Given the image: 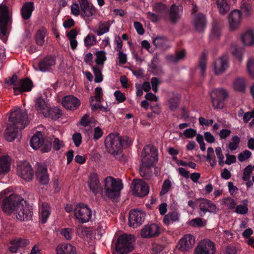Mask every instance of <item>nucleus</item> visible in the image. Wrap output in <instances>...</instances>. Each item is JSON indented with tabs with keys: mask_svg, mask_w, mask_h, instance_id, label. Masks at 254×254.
<instances>
[{
	"mask_svg": "<svg viewBox=\"0 0 254 254\" xmlns=\"http://www.w3.org/2000/svg\"><path fill=\"white\" fill-rule=\"evenodd\" d=\"M232 142L229 144V148L232 151L235 150L239 147L240 138L238 136L235 135L232 137Z\"/></svg>",
	"mask_w": 254,
	"mask_h": 254,
	"instance_id": "obj_48",
	"label": "nucleus"
},
{
	"mask_svg": "<svg viewBox=\"0 0 254 254\" xmlns=\"http://www.w3.org/2000/svg\"><path fill=\"white\" fill-rule=\"evenodd\" d=\"M12 159L8 155L1 156V175L6 174L10 171Z\"/></svg>",
	"mask_w": 254,
	"mask_h": 254,
	"instance_id": "obj_29",
	"label": "nucleus"
},
{
	"mask_svg": "<svg viewBox=\"0 0 254 254\" xmlns=\"http://www.w3.org/2000/svg\"><path fill=\"white\" fill-rule=\"evenodd\" d=\"M49 116L47 117L51 118L52 119H57L60 118L62 115V111L57 108H55L53 109L50 108V113Z\"/></svg>",
	"mask_w": 254,
	"mask_h": 254,
	"instance_id": "obj_50",
	"label": "nucleus"
},
{
	"mask_svg": "<svg viewBox=\"0 0 254 254\" xmlns=\"http://www.w3.org/2000/svg\"><path fill=\"white\" fill-rule=\"evenodd\" d=\"M194 25L195 29L198 32H202L206 26L205 17L201 13L195 14L194 18Z\"/></svg>",
	"mask_w": 254,
	"mask_h": 254,
	"instance_id": "obj_30",
	"label": "nucleus"
},
{
	"mask_svg": "<svg viewBox=\"0 0 254 254\" xmlns=\"http://www.w3.org/2000/svg\"><path fill=\"white\" fill-rule=\"evenodd\" d=\"M232 54L239 60V62H241L242 61V53L240 49L236 47L233 48L232 51Z\"/></svg>",
	"mask_w": 254,
	"mask_h": 254,
	"instance_id": "obj_62",
	"label": "nucleus"
},
{
	"mask_svg": "<svg viewBox=\"0 0 254 254\" xmlns=\"http://www.w3.org/2000/svg\"><path fill=\"white\" fill-rule=\"evenodd\" d=\"M169 103L170 109L174 111L178 107L179 100L178 97L173 96L169 99Z\"/></svg>",
	"mask_w": 254,
	"mask_h": 254,
	"instance_id": "obj_56",
	"label": "nucleus"
},
{
	"mask_svg": "<svg viewBox=\"0 0 254 254\" xmlns=\"http://www.w3.org/2000/svg\"><path fill=\"white\" fill-rule=\"evenodd\" d=\"M90 106L93 111H96L97 109H99L100 110L105 112H107L110 110V109L108 108V106L107 105L106 107L103 105H99L94 103V97H91L89 99Z\"/></svg>",
	"mask_w": 254,
	"mask_h": 254,
	"instance_id": "obj_41",
	"label": "nucleus"
},
{
	"mask_svg": "<svg viewBox=\"0 0 254 254\" xmlns=\"http://www.w3.org/2000/svg\"><path fill=\"white\" fill-rule=\"evenodd\" d=\"M17 83L24 92L31 91L33 86L32 81L28 78L20 79Z\"/></svg>",
	"mask_w": 254,
	"mask_h": 254,
	"instance_id": "obj_36",
	"label": "nucleus"
},
{
	"mask_svg": "<svg viewBox=\"0 0 254 254\" xmlns=\"http://www.w3.org/2000/svg\"><path fill=\"white\" fill-rule=\"evenodd\" d=\"M217 4L219 11L222 14H226L230 9L227 0H217Z\"/></svg>",
	"mask_w": 254,
	"mask_h": 254,
	"instance_id": "obj_39",
	"label": "nucleus"
},
{
	"mask_svg": "<svg viewBox=\"0 0 254 254\" xmlns=\"http://www.w3.org/2000/svg\"><path fill=\"white\" fill-rule=\"evenodd\" d=\"M160 233L159 227L156 224L146 225L140 230V236L143 238H151L158 236Z\"/></svg>",
	"mask_w": 254,
	"mask_h": 254,
	"instance_id": "obj_16",
	"label": "nucleus"
},
{
	"mask_svg": "<svg viewBox=\"0 0 254 254\" xmlns=\"http://www.w3.org/2000/svg\"><path fill=\"white\" fill-rule=\"evenodd\" d=\"M194 243V237L190 234H187L179 241L177 247L182 252H188L192 249Z\"/></svg>",
	"mask_w": 254,
	"mask_h": 254,
	"instance_id": "obj_17",
	"label": "nucleus"
},
{
	"mask_svg": "<svg viewBox=\"0 0 254 254\" xmlns=\"http://www.w3.org/2000/svg\"><path fill=\"white\" fill-rule=\"evenodd\" d=\"M214 71L216 74L220 75L223 73L229 67L228 57L224 55L216 61L214 63Z\"/></svg>",
	"mask_w": 254,
	"mask_h": 254,
	"instance_id": "obj_21",
	"label": "nucleus"
},
{
	"mask_svg": "<svg viewBox=\"0 0 254 254\" xmlns=\"http://www.w3.org/2000/svg\"><path fill=\"white\" fill-rule=\"evenodd\" d=\"M166 6L162 2H157L153 5V9L157 13H162L166 10Z\"/></svg>",
	"mask_w": 254,
	"mask_h": 254,
	"instance_id": "obj_58",
	"label": "nucleus"
},
{
	"mask_svg": "<svg viewBox=\"0 0 254 254\" xmlns=\"http://www.w3.org/2000/svg\"><path fill=\"white\" fill-rule=\"evenodd\" d=\"M134 242L133 235L124 234L119 237L116 245V250L120 254L129 253L133 250L132 243Z\"/></svg>",
	"mask_w": 254,
	"mask_h": 254,
	"instance_id": "obj_6",
	"label": "nucleus"
},
{
	"mask_svg": "<svg viewBox=\"0 0 254 254\" xmlns=\"http://www.w3.org/2000/svg\"><path fill=\"white\" fill-rule=\"evenodd\" d=\"M51 147L52 143L51 141L44 140V142L40 147L41 151L42 152H48L51 150Z\"/></svg>",
	"mask_w": 254,
	"mask_h": 254,
	"instance_id": "obj_60",
	"label": "nucleus"
},
{
	"mask_svg": "<svg viewBox=\"0 0 254 254\" xmlns=\"http://www.w3.org/2000/svg\"><path fill=\"white\" fill-rule=\"evenodd\" d=\"M207 54L203 52L199 60V67L200 69L201 74H204L206 70Z\"/></svg>",
	"mask_w": 254,
	"mask_h": 254,
	"instance_id": "obj_45",
	"label": "nucleus"
},
{
	"mask_svg": "<svg viewBox=\"0 0 254 254\" xmlns=\"http://www.w3.org/2000/svg\"><path fill=\"white\" fill-rule=\"evenodd\" d=\"M35 108L38 113L43 114L45 117H48L50 114V107L45 100L40 97L37 99Z\"/></svg>",
	"mask_w": 254,
	"mask_h": 254,
	"instance_id": "obj_26",
	"label": "nucleus"
},
{
	"mask_svg": "<svg viewBox=\"0 0 254 254\" xmlns=\"http://www.w3.org/2000/svg\"><path fill=\"white\" fill-rule=\"evenodd\" d=\"M196 134V130L191 128L187 129L184 132V135L187 138H192Z\"/></svg>",
	"mask_w": 254,
	"mask_h": 254,
	"instance_id": "obj_64",
	"label": "nucleus"
},
{
	"mask_svg": "<svg viewBox=\"0 0 254 254\" xmlns=\"http://www.w3.org/2000/svg\"><path fill=\"white\" fill-rule=\"evenodd\" d=\"M33 10L34 3L33 2H25L21 9L22 17L25 20L29 19Z\"/></svg>",
	"mask_w": 254,
	"mask_h": 254,
	"instance_id": "obj_31",
	"label": "nucleus"
},
{
	"mask_svg": "<svg viewBox=\"0 0 254 254\" xmlns=\"http://www.w3.org/2000/svg\"><path fill=\"white\" fill-rule=\"evenodd\" d=\"M56 251L57 254H77L75 248L69 244L58 245Z\"/></svg>",
	"mask_w": 254,
	"mask_h": 254,
	"instance_id": "obj_28",
	"label": "nucleus"
},
{
	"mask_svg": "<svg viewBox=\"0 0 254 254\" xmlns=\"http://www.w3.org/2000/svg\"><path fill=\"white\" fill-rule=\"evenodd\" d=\"M211 36L216 38H219L221 36V28L216 22L213 24Z\"/></svg>",
	"mask_w": 254,
	"mask_h": 254,
	"instance_id": "obj_52",
	"label": "nucleus"
},
{
	"mask_svg": "<svg viewBox=\"0 0 254 254\" xmlns=\"http://www.w3.org/2000/svg\"><path fill=\"white\" fill-rule=\"evenodd\" d=\"M168 42V38L165 36H157L153 40V43L157 48L166 49L168 47L167 44Z\"/></svg>",
	"mask_w": 254,
	"mask_h": 254,
	"instance_id": "obj_38",
	"label": "nucleus"
},
{
	"mask_svg": "<svg viewBox=\"0 0 254 254\" xmlns=\"http://www.w3.org/2000/svg\"><path fill=\"white\" fill-rule=\"evenodd\" d=\"M172 186V183L169 179H166L163 184L162 189L160 191V195H163L169 191Z\"/></svg>",
	"mask_w": 254,
	"mask_h": 254,
	"instance_id": "obj_47",
	"label": "nucleus"
},
{
	"mask_svg": "<svg viewBox=\"0 0 254 254\" xmlns=\"http://www.w3.org/2000/svg\"><path fill=\"white\" fill-rule=\"evenodd\" d=\"M37 181L42 185H47L49 181V176L47 172V165L44 163H38L35 171Z\"/></svg>",
	"mask_w": 254,
	"mask_h": 254,
	"instance_id": "obj_15",
	"label": "nucleus"
},
{
	"mask_svg": "<svg viewBox=\"0 0 254 254\" xmlns=\"http://www.w3.org/2000/svg\"><path fill=\"white\" fill-rule=\"evenodd\" d=\"M62 103L65 108L70 110H75L80 106V101L73 95H68L64 98Z\"/></svg>",
	"mask_w": 254,
	"mask_h": 254,
	"instance_id": "obj_22",
	"label": "nucleus"
},
{
	"mask_svg": "<svg viewBox=\"0 0 254 254\" xmlns=\"http://www.w3.org/2000/svg\"><path fill=\"white\" fill-rule=\"evenodd\" d=\"M241 11L245 16L247 17L250 16L252 13V6L250 3H244L241 7Z\"/></svg>",
	"mask_w": 254,
	"mask_h": 254,
	"instance_id": "obj_49",
	"label": "nucleus"
},
{
	"mask_svg": "<svg viewBox=\"0 0 254 254\" xmlns=\"http://www.w3.org/2000/svg\"><path fill=\"white\" fill-rule=\"evenodd\" d=\"M179 220V215L176 212H170L165 215L163 222L166 225H169L171 221L175 222Z\"/></svg>",
	"mask_w": 254,
	"mask_h": 254,
	"instance_id": "obj_40",
	"label": "nucleus"
},
{
	"mask_svg": "<svg viewBox=\"0 0 254 254\" xmlns=\"http://www.w3.org/2000/svg\"><path fill=\"white\" fill-rule=\"evenodd\" d=\"M56 64L55 57L49 56L41 60L38 64V67L40 71L45 72L49 70L51 67Z\"/></svg>",
	"mask_w": 254,
	"mask_h": 254,
	"instance_id": "obj_24",
	"label": "nucleus"
},
{
	"mask_svg": "<svg viewBox=\"0 0 254 254\" xmlns=\"http://www.w3.org/2000/svg\"><path fill=\"white\" fill-rule=\"evenodd\" d=\"M43 134L41 132L37 131L30 139V145L34 149L40 148L44 142Z\"/></svg>",
	"mask_w": 254,
	"mask_h": 254,
	"instance_id": "obj_32",
	"label": "nucleus"
},
{
	"mask_svg": "<svg viewBox=\"0 0 254 254\" xmlns=\"http://www.w3.org/2000/svg\"><path fill=\"white\" fill-rule=\"evenodd\" d=\"M22 129L15 127L9 123L6 124V127L3 132V137L8 142L13 141L18 138L20 131Z\"/></svg>",
	"mask_w": 254,
	"mask_h": 254,
	"instance_id": "obj_18",
	"label": "nucleus"
},
{
	"mask_svg": "<svg viewBox=\"0 0 254 254\" xmlns=\"http://www.w3.org/2000/svg\"><path fill=\"white\" fill-rule=\"evenodd\" d=\"M114 96H115L116 100L119 102H123L126 100L125 94L119 90H117L115 92Z\"/></svg>",
	"mask_w": 254,
	"mask_h": 254,
	"instance_id": "obj_63",
	"label": "nucleus"
},
{
	"mask_svg": "<svg viewBox=\"0 0 254 254\" xmlns=\"http://www.w3.org/2000/svg\"><path fill=\"white\" fill-rule=\"evenodd\" d=\"M153 165H145V164L141 163L139 171L140 175L145 179L149 180L152 176V171L150 167Z\"/></svg>",
	"mask_w": 254,
	"mask_h": 254,
	"instance_id": "obj_35",
	"label": "nucleus"
},
{
	"mask_svg": "<svg viewBox=\"0 0 254 254\" xmlns=\"http://www.w3.org/2000/svg\"><path fill=\"white\" fill-rule=\"evenodd\" d=\"M75 145L76 147H78L82 141V137L80 133H76L73 134L72 138Z\"/></svg>",
	"mask_w": 254,
	"mask_h": 254,
	"instance_id": "obj_61",
	"label": "nucleus"
},
{
	"mask_svg": "<svg viewBox=\"0 0 254 254\" xmlns=\"http://www.w3.org/2000/svg\"><path fill=\"white\" fill-rule=\"evenodd\" d=\"M96 42V37L95 35L91 33L88 34L84 39L85 45L88 48L95 44Z\"/></svg>",
	"mask_w": 254,
	"mask_h": 254,
	"instance_id": "obj_46",
	"label": "nucleus"
},
{
	"mask_svg": "<svg viewBox=\"0 0 254 254\" xmlns=\"http://www.w3.org/2000/svg\"><path fill=\"white\" fill-rule=\"evenodd\" d=\"M8 119L9 124L22 129L29 123L27 113L19 108H16L12 110L9 115Z\"/></svg>",
	"mask_w": 254,
	"mask_h": 254,
	"instance_id": "obj_3",
	"label": "nucleus"
},
{
	"mask_svg": "<svg viewBox=\"0 0 254 254\" xmlns=\"http://www.w3.org/2000/svg\"><path fill=\"white\" fill-rule=\"evenodd\" d=\"M131 189L133 194L139 197L146 195L149 190V188L147 183L140 180H134L131 184Z\"/></svg>",
	"mask_w": 254,
	"mask_h": 254,
	"instance_id": "obj_13",
	"label": "nucleus"
},
{
	"mask_svg": "<svg viewBox=\"0 0 254 254\" xmlns=\"http://www.w3.org/2000/svg\"><path fill=\"white\" fill-rule=\"evenodd\" d=\"M207 160L209 162L211 166L213 167L216 164L215 157L214 154V150L212 147L207 148Z\"/></svg>",
	"mask_w": 254,
	"mask_h": 254,
	"instance_id": "obj_44",
	"label": "nucleus"
},
{
	"mask_svg": "<svg viewBox=\"0 0 254 254\" xmlns=\"http://www.w3.org/2000/svg\"><path fill=\"white\" fill-rule=\"evenodd\" d=\"M158 159V151L155 146L148 145L143 148L141 155V163L148 166L153 165Z\"/></svg>",
	"mask_w": 254,
	"mask_h": 254,
	"instance_id": "obj_7",
	"label": "nucleus"
},
{
	"mask_svg": "<svg viewBox=\"0 0 254 254\" xmlns=\"http://www.w3.org/2000/svg\"><path fill=\"white\" fill-rule=\"evenodd\" d=\"M12 22V14L8 7L1 3V40L5 43L7 40L8 29Z\"/></svg>",
	"mask_w": 254,
	"mask_h": 254,
	"instance_id": "obj_4",
	"label": "nucleus"
},
{
	"mask_svg": "<svg viewBox=\"0 0 254 254\" xmlns=\"http://www.w3.org/2000/svg\"><path fill=\"white\" fill-rule=\"evenodd\" d=\"M228 95L227 91L222 88L213 90L211 95L212 106L214 109H221L224 106V101Z\"/></svg>",
	"mask_w": 254,
	"mask_h": 254,
	"instance_id": "obj_9",
	"label": "nucleus"
},
{
	"mask_svg": "<svg viewBox=\"0 0 254 254\" xmlns=\"http://www.w3.org/2000/svg\"><path fill=\"white\" fill-rule=\"evenodd\" d=\"M128 137H122L119 133H110L105 140V144L107 151L116 156L122 153V148L127 147L129 144Z\"/></svg>",
	"mask_w": 254,
	"mask_h": 254,
	"instance_id": "obj_1",
	"label": "nucleus"
},
{
	"mask_svg": "<svg viewBox=\"0 0 254 254\" xmlns=\"http://www.w3.org/2000/svg\"><path fill=\"white\" fill-rule=\"evenodd\" d=\"M145 214L141 211L132 209L130 211L128 216L129 226L136 228L141 225L145 219Z\"/></svg>",
	"mask_w": 254,
	"mask_h": 254,
	"instance_id": "obj_14",
	"label": "nucleus"
},
{
	"mask_svg": "<svg viewBox=\"0 0 254 254\" xmlns=\"http://www.w3.org/2000/svg\"><path fill=\"white\" fill-rule=\"evenodd\" d=\"M242 40L245 46H251L254 44V33L251 30L247 31L242 36Z\"/></svg>",
	"mask_w": 254,
	"mask_h": 254,
	"instance_id": "obj_34",
	"label": "nucleus"
},
{
	"mask_svg": "<svg viewBox=\"0 0 254 254\" xmlns=\"http://www.w3.org/2000/svg\"><path fill=\"white\" fill-rule=\"evenodd\" d=\"M22 201L25 200L19 195L10 194L9 196L3 199L1 208L3 212L9 215L13 211L16 212V209H18L19 206L23 203Z\"/></svg>",
	"mask_w": 254,
	"mask_h": 254,
	"instance_id": "obj_5",
	"label": "nucleus"
},
{
	"mask_svg": "<svg viewBox=\"0 0 254 254\" xmlns=\"http://www.w3.org/2000/svg\"><path fill=\"white\" fill-rule=\"evenodd\" d=\"M196 201L199 202V208L204 214L207 212L211 213H216L219 210L214 203L207 199L199 198L197 199Z\"/></svg>",
	"mask_w": 254,
	"mask_h": 254,
	"instance_id": "obj_19",
	"label": "nucleus"
},
{
	"mask_svg": "<svg viewBox=\"0 0 254 254\" xmlns=\"http://www.w3.org/2000/svg\"><path fill=\"white\" fill-rule=\"evenodd\" d=\"M17 174L26 182L32 180L34 172L31 166L27 161H23L17 166Z\"/></svg>",
	"mask_w": 254,
	"mask_h": 254,
	"instance_id": "obj_11",
	"label": "nucleus"
},
{
	"mask_svg": "<svg viewBox=\"0 0 254 254\" xmlns=\"http://www.w3.org/2000/svg\"><path fill=\"white\" fill-rule=\"evenodd\" d=\"M96 59L95 62L97 64L102 65L106 60L105 53L103 51H98L96 53Z\"/></svg>",
	"mask_w": 254,
	"mask_h": 254,
	"instance_id": "obj_53",
	"label": "nucleus"
},
{
	"mask_svg": "<svg viewBox=\"0 0 254 254\" xmlns=\"http://www.w3.org/2000/svg\"><path fill=\"white\" fill-rule=\"evenodd\" d=\"M93 69L95 75V82L96 83L101 82L103 80V76L101 70L97 66H94Z\"/></svg>",
	"mask_w": 254,
	"mask_h": 254,
	"instance_id": "obj_51",
	"label": "nucleus"
},
{
	"mask_svg": "<svg viewBox=\"0 0 254 254\" xmlns=\"http://www.w3.org/2000/svg\"><path fill=\"white\" fill-rule=\"evenodd\" d=\"M74 214L76 219L81 223H84L89 220L92 215V212L87 205L80 203L75 207Z\"/></svg>",
	"mask_w": 254,
	"mask_h": 254,
	"instance_id": "obj_8",
	"label": "nucleus"
},
{
	"mask_svg": "<svg viewBox=\"0 0 254 254\" xmlns=\"http://www.w3.org/2000/svg\"><path fill=\"white\" fill-rule=\"evenodd\" d=\"M215 245L209 239H204L199 242L194 249V254H214Z\"/></svg>",
	"mask_w": 254,
	"mask_h": 254,
	"instance_id": "obj_10",
	"label": "nucleus"
},
{
	"mask_svg": "<svg viewBox=\"0 0 254 254\" xmlns=\"http://www.w3.org/2000/svg\"><path fill=\"white\" fill-rule=\"evenodd\" d=\"M216 154L219 159V164L221 166H223L224 164V156L222 154V149L220 147H217L215 149Z\"/></svg>",
	"mask_w": 254,
	"mask_h": 254,
	"instance_id": "obj_59",
	"label": "nucleus"
},
{
	"mask_svg": "<svg viewBox=\"0 0 254 254\" xmlns=\"http://www.w3.org/2000/svg\"><path fill=\"white\" fill-rule=\"evenodd\" d=\"M104 187L105 195L110 199H114L118 197L122 189L121 182L112 177H107L104 180Z\"/></svg>",
	"mask_w": 254,
	"mask_h": 254,
	"instance_id": "obj_2",
	"label": "nucleus"
},
{
	"mask_svg": "<svg viewBox=\"0 0 254 254\" xmlns=\"http://www.w3.org/2000/svg\"><path fill=\"white\" fill-rule=\"evenodd\" d=\"M109 28L110 24L108 22H100L99 25V29L96 31V33L98 36H101L108 32L109 30Z\"/></svg>",
	"mask_w": 254,
	"mask_h": 254,
	"instance_id": "obj_43",
	"label": "nucleus"
},
{
	"mask_svg": "<svg viewBox=\"0 0 254 254\" xmlns=\"http://www.w3.org/2000/svg\"><path fill=\"white\" fill-rule=\"evenodd\" d=\"M19 208L16 209V217L21 221H27L31 220L32 216V207L26 201H22Z\"/></svg>",
	"mask_w": 254,
	"mask_h": 254,
	"instance_id": "obj_12",
	"label": "nucleus"
},
{
	"mask_svg": "<svg viewBox=\"0 0 254 254\" xmlns=\"http://www.w3.org/2000/svg\"><path fill=\"white\" fill-rule=\"evenodd\" d=\"M88 186L90 190L94 194H96L99 192L100 183L98 176L96 173H93L90 174L89 181L88 182Z\"/></svg>",
	"mask_w": 254,
	"mask_h": 254,
	"instance_id": "obj_27",
	"label": "nucleus"
},
{
	"mask_svg": "<svg viewBox=\"0 0 254 254\" xmlns=\"http://www.w3.org/2000/svg\"><path fill=\"white\" fill-rule=\"evenodd\" d=\"M46 32L47 30L44 27L41 28L37 31L35 38L36 42L38 45L42 46L44 44Z\"/></svg>",
	"mask_w": 254,
	"mask_h": 254,
	"instance_id": "obj_37",
	"label": "nucleus"
},
{
	"mask_svg": "<svg viewBox=\"0 0 254 254\" xmlns=\"http://www.w3.org/2000/svg\"><path fill=\"white\" fill-rule=\"evenodd\" d=\"M252 155V153L248 150H245L243 152L238 155V158L240 162H243L250 158Z\"/></svg>",
	"mask_w": 254,
	"mask_h": 254,
	"instance_id": "obj_57",
	"label": "nucleus"
},
{
	"mask_svg": "<svg viewBox=\"0 0 254 254\" xmlns=\"http://www.w3.org/2000/svg\"><path fill=\"white\" fill-rule=\"evenodd\" d=\"M50 214L49 206L47 203H44L42 205V210L41 212L42 223H45Z\"/></svg>",
	"mask_w": 254,
	"mask_h": 254,
	"instance_id": "obj_42",
	"label": "nucleus"
},
{
	"mask_svg": "<svg viewBox=\"0 0 254 254\" xmlns=\"http://www.w3.org/2000/svg\"><path fill=\"white\" fill-rule=\"evenodd\" d=\"M247 67L249 75L254 77V59H250L248 60Z\"/></svg>",
	"mask_w": 254,
	"mask_h": 254,
	"instance_id": "obj_54",
	"label": "nucleus"
},
{
	"mask_svg": "<svg viewBox=\"0 0 254 254\" xmlns=\"http://www.w3.org/2000/svg\"><path fill=\"white\" fill-rule=\"evenodd\" d=\"M233 85L235 91L243 93L246 90L247 81L244 78L239 77L234 80Z\"/></svg>",
	"mask_w": 254,
	"mask_h": 254,
	"instance_id": "obj_33",
	"label": "nucleus"
},
{
	"mask_svg": "<svg viewBox=\"0 0 254 254\" xmlns=\"http://www.w3.org/2000/svg\"><path fill=\"white\" fill-rule=\"evenodd\" d=\"M81 7V15L82 17H90L96 12L93 4L88 0H78Z\"/></svg>",
	"mask_w": 254,
	"mask_h": 254,
	"instance_id": "obj_20",
	"label": "nucleus"
},
{
	"mask_svg": "<svg viewBox=\"0 0 254 254\" xmlns=\"http://www.w3.org/2000/svg\"><path fill=\"white\" fill-rule=\"evenodd\" d=\"M183 11V6L182 5H177L173 4L168 12L169 19L170 21L173 23H176L180 18V12Z\"/></svg>",
	"mask_w": 254,
	"mask_h": 254,
	"instance_id": "obj_25",
	"label": "nucleus"
},
{
	"mask_svg": "<svg viewBox=\"0 0 254 254\" xmlns=\"http://www.w3.org/2000/svg\"><path fill=\"white\" fill-rule=\"evenodd\" d=\"M253 171V166L251 165L247 166L244 169L242 179L244 181H249L250 178V175Z\"/></svg>",
	"mask_w": 254,
	"mask_h": 254,
	"instance_id": "obj_55",
	"label": "nucleus"
},
{
	"mask_svg": "<svg viewBox=\"0 0 254 254\" xmlns=\"http://www.w3.org/2000/svg\"><path fill=\"white\" fill-rule=\"evenodd\" d=\"M242 20V14L240 10H233L229 16L230 29L232 30L236 29L240 24Z\"/></svg>",
	"mask_w": 254,
	"mask_h": 254,
	"instance_id": "obj_23",
	"label": "nucleus"
}]
</instances>
